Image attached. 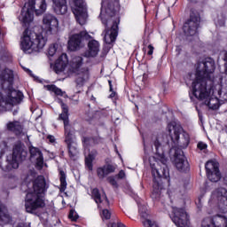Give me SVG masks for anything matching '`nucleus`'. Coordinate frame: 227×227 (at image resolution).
I'll return each mask as SVG.
<instances>
[{"label":"nucleus","instance_id":"obj_49","mask_svg":"<svg viewBox=\"0 0 227 227\" xmlns=\"http://www.w3.org/2000/svg\"><path fill=\"white\" fill-rule=\"evenodd\" d=\"M147 49L149 50V51H147V56H153V51H155V48L153 47V45L149 44V45L147 46Z\"/></svg>","mask_w":227,"mask_h":227},{"label":"nucleus","instance_id":"obj_62","mask_svg":"<svg viewBox=\"0 0 227 227\" xmlns=\"http://www.w3.org/2000/svg\"><path fill=\"white\" fill-rule=\"evenodd\" d=\"M91 99H92V100H95L96 98H95V97L92 96V97H91Z\"/></svg>","mask_w":227,"mask_h":227},{"label":"nucleus","instance_id":"obj_58","mask_svg":"<svg viewBox=\"0 0 227 227\" xmlns=\"http://www.w3.org/2000/svg\"><path fill=\"white\" fill-rule=\"evenodd\" d=\"M4 147L7 148L8 147V144H6V142H4Z\"/></svg>","mask_w":227,"mask_h":227},{"label":"nucleus","instance_id":"obj_45","mask_svg":"<svg viewBox=\"0 0 227 227\" xmlns=\"http://www.w3.org/2000/svg\"><path fill=\"white\" fill-rule=\"evenodd\" d=\"M68 217L71 219V221H77V219H79V215H75V211L71 209L69 211Z\"/></svg>","mask_w":227,"mask_h":227},{"label":"nucleus","instance_id":"obj_28","mask_svg":"<svg viewBox=\"0 0 227 227\" xmlns=\"http://www.w3.org/2000/svg\"><path fill=\"white\" fill-rule=\"evenodd\" d=\"M82 61H84V59L81 56H76L72 59L70 67L73 74L79 72L80 68L82 67Z\"/></svg>","mask_w":227,"mask_h":227},{"label":"nucleus","instance_id":"obj_16","mask_svg":"<svg viewBox=\"0 0 227 227\" xmlns=\"http://www.w3.org/2000/svg\"><path fill=\"white\" fill-rule=\"evenodd\" d=\"M28 150H29L31 159H35V157H37L35 160L36 168H39V169H43V153H42L40 148L35 147L33 145L29 146Z\"/></svg>","mask_w":227,"mask_h":227},{"label":"nucleus","instance_id":"obj_31","mask_svg":"<svg viewBox=\"0 0 227 227\" xmlns=\"http://www.w3.org/2000/svg\"><path fill=\"white\" fill-rule=\"evenodd\" d=\"M205 169L206 175L212 173V171H217V169H219V162L210 160L206 162Z\"/></svg>","mask_w":227,"mask_h":227},{"label":"nucleus","instance_id":"obj_14","mask_svg":"<svg viewBox=\"0 0 227 227\" xmlns=\"http://www.w3.org/2000/svg\"><path fill=\"white\" fill-rule=\"evenodd\" d=\"M73 2L75 6L73 9L75 20L80 26H84L86 24V19H88V12H86V8H84V2L82 0H73Z\"/></svg>","mask_w":227,"mask_h":227},{"label":"nucleus","instance_id":"obj_57","mask_svg":"<svg viewBox=\"0 0 227 227\" xmlns=\"http://www.w3.org/2000/svg\"><path fill=\"white\" fill-rule=\"evenodd\" d=\"M110 92H112V93L109 95V98H114L116 97V91L113 90Z\"/></svg>","mask_w":227,"mask_h":227},{"label":"nucleus","instance_id":"obj_54","mask_svg":"<svg viewBox=\"0 0 227 227\" xmlns=\"http://www.w3.org/2000/svg\"><path fill=\"white\" fill-rule=\"evenodd\" d=\"M47 139L50 143H56V138L52 135H48Z\"/></svg>","mask_w":227,"mask_h":227},{"label":"nucleus","instance_id":"obj_50","mask_svg":"<svg viewBox=\"0 0 227 227\" xmlns=\"http://www.w3.org/2000/svg\"><path fill=\"white\" fill-rule=\"evenodd\" d=\"M126 174L124 170H120L119 173L117 174V178L119 180H123V178H125Z\"/></svg>","mask_w":227,"mask_h":227},{"label":"nucleus","instance_id":"obj_1","mask_svg":"<svg viewBox=\"0 0 227 227\" xmlns=\"http://www.w3.org/2000/svg\"><path fill=\"white\" fill-rule=\"evenodd\" d=\"M215 72V60L208 57L202 62H198L195 70V79L192 82V93L197 100H207L210 97V87L207 84L212 80V74Z\"/></svg>","mask_w":227,"mask_h":227},{"label":"nucleus","instance_id":"obj_61","mask_svg":"<svg viewBox=\"0 0 227 227\" xmlns=\"http://www.w3.org/2000/svg\"><path fill=\"white\" fill-rule=\"evenodd\" d=\"M207 106L210 107V101L207 102Z\"/></svg>","mask_w":227,"mask_h":227},{"label":"nucleus","instance_id":"obj_10","mask_svg":"<svg viewBox=\"0 0 227 227\" xmlns=\"http://www.w3.org/2000/svg\"><path fill=\"white\" fill-rule=\"evenodd\" d=\"M174 166L179 173H189L191 171V164H189V160H187V157H185L182 149H176L175 152Z\"/></svg>","mask_w":227,"mask_h":227},{"label":"nucleus","instance_id":"obj_25","mask_svg":"<svg viewBox=\"0 0 227 227\" xmlns=\"http://www.w3.org/2000/svg\"><path fill=\"white\" fill-rule=\"evenodd\" d=\"M12 221V216L8 213V208L0 201V225L4 226Z\"/></svg>","mask_w":227,"mask_h":227},{"label":"nucleus","instance_id":"obj_15","mask_svg":"<svg viewBox=\"0 0 227 227\" xmlns=\"http://www.w3.org/2000/svg\"><path fill=\"white\" fill-rule=\"evenodd\" d=\"M120 22H121V18L118 16L112 24L111 29L106 28V35H109V40L106 39L105 37V42L108 45H111L116 42V38H118V31L120 29ZM110 33V34H109Z\"/></svg>","mask_w":227,"mask_h":227},{"label":"nucleus","instance_id":"obj_39","mask_svg":"<svg viewBox=\"0 0 227 227\" xmlns=\"http://www.w3.org/2000/svg\"><path fill=\"white\" fill-rule=\"evenodd\" d=\"M140 215L141 217H143V219H145L143 222L144 226H147V227H152L153 226V222H152V220L148 219V213L146 212H140Z\"/></svg>","mask_w":227,"mask_h":227},{"label":"nucleus","instance_id":"obj_4","mask_svg":"<svg viewBox=\"0 0 227 227\" xmlns=\"http://www.w3.org/2000/svg\"><path fill=\"white\" fill-rule=\"evenodd\" d=\"M33 192H29L25 197V208L28 214H35L40 208H45V199L43 195L49 190L47 180L43 175L37 176L32 180Z\"/></svg>","mask_w":227,"mask_h":227},{"label":"nucleus","instance_id":"obj_51","mask_svg":"<svg viewBox=\"0 0 227 227\" xmlns=\"http://www.w3.org/2000/svg\"><path fill=\"white\" fill-rule=\"evenodd\" d=\"M99 17L101 19L102 25L107 27V19L102 17V12L100 13Z\"/></svg>","mask_w":227,"mask_h":227},{"label":"nucleus","instance_id":"obj_30","mask_svg":"<svg viewBox=\"0 0 227 227\" xmlns=\"http://www.w3.org/2000/svg\"><path fill=\"white\" fill-rule=\"evenodd\" d=\"M207 90H209V96H210V93H212V97H215L216 100H219V98H221V95H223V89L221 87H219L218 90L214 89V81H210L209 85L208 83H207Z\"/></svg>","mask_w":227,"mask_h":227},{"label":"nucleus","instance_id":"obj_59","mask_svg":"<svg viewBox=\"0 0 227 227\" xmlns=\"http://www.w3.org/2000/svg\"><path fill=\"white\" fill-rule=\"evenodd\" d=\"M198 202H199V203H201V198H199V199H198Z\"/></svg>","mask_w":227,"mask_h":227},{"label":"nucleus","instance_id":"obj_44","mask_svg":"<svg viewBox=\"0 0 227 227\" xmlns=\"http://www.w3.org/2000/svg\"><path fill=\"white\" fill-rule=\"evenodd\" d=\"M106 180L110 185H113V187H115V189H118V182H116L114 176H108Z\"/></svg>","mask_w":227,"mask_h":227},{"label":"nucleus","instance_id":"obj_60","mask_svg":"<svg viewBox=\"0 0 227 227\" xmlns=\"http://www.w3.org/2000/svg\"><path fill=\"white\" fill-rule=\"evenodd\" d=\"M17 114V111H14L13 112V115L15 116Z\"/></svg>","mask_w":227,"mask_h":227},{"label":"nucleus","instance_id":"obj_11","mask_svg":"<svg viewBox=\"0 0 227 227\" xmlns=\"http://www.w3.org/2000/svg\"><path fill=\"white\" fill-rule=\"evenodd\" d=\"M171 219L177 227H189V214L184 207H173Z\"/></svg>","mask_w":227,"mask_h":227},{"label":"nucleus","instance_id":"obj_42","mask_svg":"<svg viewBox=\"0 0 227 227\" xmlns=\"http://www.w3.org/2000/svg\"><path fill=\"white\" fill-rule=\"evenodd\" d=\"M57 51H58V44L53 43V44L50 45L48 48V55L52 58V56H54V54H56Z\"/></svg>","mask_w":227,"mask_h":227},{"label":"nucleus","instance_id":"obj_12","mask_svg":"<svg viewBox=\"0 0 227 227\" xmlns=\"http://www.w3.org/2000/svg\"><path fill=\"white\" fill-rule=\"evenodd\" d=\"M211 200L218 206L219 210L223 214L227 212V190L226 188H217L211 195Z\"/></svg>","mask_w":227,"mask_h":227},{"label":"nucleus","instance_id":"obj_37","mask_svg":"<svg viewBox=\"0 0 227 227\" xmlns=\"http://www.w3.org/2000/svg\"><path fill=\"white\" fill-rule=\"evenodd\" d=\"M46 89L48 91L55 93L57 97H63V94L65 93L61 89H59L55 84L46 85Z\"/></svg>","mask_w":227,"mask_h":227},{"label":"nucleus","instance_id":"obj_23","mask_svg":"<svg viewBox=\"0 0 227 227\" xmlns=\"http://www.w3.org/2000/svg\"><path fill=\"white\" fill-rule=\"evenodd\" d=\"M64 143L66 145H72L75 143V130L72 126H67L64 128Z\"/></svg>","mask_w":227,"mask_h":227},{"label":"nucleus","instance_id":"obj_18","mask_svg":"<svg viewBox=\"0 0 227 227\" xmlns=\"http://www.w3.org/2000/svg\"><path fill=\"white\" fill-rule=\"evenodd\" d=\"M43 23L46 26V29L50 33H52V29H58V26H59L58 18L52 14H45L43 19Z\"/></svg>","mask_w":227,"mask_h":227},{"label":"nucleus","instance_id":"obj_34","mask_svg":"<svg viewBox=\"0 0 227 227\" xmlns=\"http://www.w3.org/2000/svg\"><path fill=\"white\" fill-rule=\"evenodd\" d=\"M21 15H22V22L24 24H31V21L35 19V13L27 12L26 10H21Z\"/></svg>","mask_w":227,"mask_h":227},{"label":"nucleus","instance_id":"obj_46","mask_svg":"<svg viewBox=\"0 0 227 227\" xmlns=\"http://www.w3.org/2000/svg\"><path fill=\"white\" fill-rule=\"evenodd\" d=\"M102 218L106 219V221L111 219V212L108 209H103L102 211Z\"/></svg>","mask_w":227,"mask_h":227},{"label":"nucleus","instance_id":"obj_32","mask_svg":"<svg viewBox=\"0 0 227 227\" xmlns=\"http://www.w3.org/2000/svg\"><path fill=\"white\" fill-rule=\"evenodd\" d=\"M67 147L70 159H74L79 155V148H77V143L74 142V144H67Z\"/></svg>","mask_w":227,"mask_h":227},{"label":"nucleus","instance_id":"obj_43","mask_svg":"<svg viewBox=\"0 0 227 227\" xmlns=\"http://www.w3.org/2000/svg\"><path fill=\"white\" fill-rule=\"evenodd\" d=\"M90 141L93 143V145H102V143H104V138H102L100 136L90 137Z\"/></svg>","mask_w":227,"mask_h":227},{"label":"nucleus","instance_id":"obj_40","mask_svg":"<svg viewBox=\"0 0 227 227\" xmlns=\"http://www.w3.org/2000/svg\"><path fill=\"white\" fill-rule=\"evenodd\" d=\"M46 10H47V3H45V0H41L39 10H36L35 13L36 15H42V13H45Z\"/></svg>","mask_w":227,"mask_h":227},{"label":"nucleus","instance_id":"obj_3","mask_svg":"<svg viewBox=\"0 0 227 227\" xmlns=\"http://www.w3.org/2000/svg\"><path fill=\"white\" fill-rule=\"evenodd\" d=\"M15 75L13 70L5 68L0 73V88L6 96L0 92V107L6 111V106H17L24 100V93L13 89Z\"/></svg>","mask_w":227,"mask_h":227},{"label":"nucleus","instance_id":"obj_6","mask_svg":"<svg viewBox=\"0 0 227 227\" xmlns=\"http://www.w3.org/2000/svg\"><path fill=\"white\" fill-rule=\"evenodd\" d=\"M168 130L170 136L171 141L174 145H177L179 148L185 150L191 144V135L180 126L173 123L168 124Z\"/></svg>","mask_w":227,"mask_h":227},{"label":"nucleus","instance_id":"obj_13","mask_svg":"<svg viewBox=\"0 0 227 227\" xmlns=\"http://www.w3.org/2000/svg\"><path fill=\"white\" fill-rule=\"evenodd\" d=\"M120 0H102L101 13H106V17H114L120 12Z\"/></svg>","mask_w":227,"mask_h":227},{"label":"nucleus","instance_id":"obj_22","mask_svg":"<svg viewBox=\"0 0 227 227\" xmlns=\"http://www.w3.org/2000/svg\"><path fill=\"white\" fill-rule=\"evenodd\" d=\"M61 109L62 113L59 114L58 120L59 121H63L64 123V128L65 127H70V114H68V105L61 102Z\"/></svg>","mask_w":227,"mask_h":227},{"label":"nucleus","instance_id":"obj_5","mask_svg":"<svg viewBox=\"0 0 227 227\" xmlns=\"http://www.w3.org/2000/svg\"><path fill=\"white\" fill-rule=\"evenodd\" d=\"M47 43V39L42 34L26 28L21 38L20 47L23 52L31 51V52H40Z\"/></svg>","mask_w":227,"mask_h":227},{"label":"nucleus","instance_id":"obj_36","mask_svg":"<svg viewBox=\"0 0 227 227\" xmlns=\"http://www.w3.org/2000/svg\"><path fill=\"white\" fill-rule=\"evenodd\" d=\"M36 6V0H28L27 4H24L22 10L29 12L30 13H35L36 10H35Z\"/></svg>","mask_w":227,"mask_h":227},{"label":"nucleus","instance_id":"obj_56","mask_svg":"<svg viewBox=\"0 0 227 227\" xmlns=\"http://www.w3.org/2000/svg\"><path fill=\"white\" fill-rule=\"evenodd\" d=\"M108 84H109V91H114V88H113V81L108 80Z\"/></svg>","mask_w":227,"mask_h":227},{"label":"nucleus","instance_id":"obj_35","mask_svg":"<svg viewBox=\"0 0 227 227\" xmlns=\"http://www.w3.org/2000/svg\"><path fill=\"white\" fill-rule=\"evenodd\" d=\"M207 176L210 182L216 183L221 180V171L219 168L217 170L209 172V174H207Z\"/></svg>","mask_w":227,"mask_h":227},{"label":"nucleus","instance_id":"obj_9","mask_svg":"<svg viewBox=\"0 0 227 227\" xmlns=\"http://www.w3.org/2000/svg\"><path fill=\"white\" fill-rule=\"evenodd\" d=\"M91 35L87 31H81L78 34H74L69 37L67 42V49L72 52L79 51L82 47L84 40H90Z\"/></svg>","mask_w":227,"mask_h":227},{"label":"nucleus","instance_id":"obj_38","mask_svg":"<svg viewBox=\"0 0 227 227\" xmlns=\"http://www.w3.org/2000/svg\"><path fill=\"white\" fill-rule=\"evenodd\" d=\"M92 198L96 203H102V195L100 194V191L98 188H94L91 192Z\"/></svg>","mask_w":227,"mask_h":227},{"label":"nucleus","instance_id":"obj_53","mask_svg":"<svg viewBox=\"0 0 227 227\" xmlns=\"http://www.w3.org/2000/svg\"><path fill=\"white\" fill-rule=\"evenodd\" d=\"M176 56H180V54H182V46L181 45L176 46Z\"/></svg>","mask_w":227,"mask_h":227},{"label":"nucleus","instance_id":"obj_52","mask_svg":"<svg viewBox=\"0 0 227 227\" xmlns=\"http://www.w3.org/2000/svg\"><path fill=\"white\" fill-rule=\"evenodd\" d=\"M223 61H225V63H224V73L227 75V52H225V54H224Z\"/></svg>","mask_w":227,"mask_h":227},{"label":"nucleus","instance_id":"obj_33","mask_svg":"<svg viewBox=\"0 0 227 227\" xmlns=\"http://www.w3.org/2000/svg\"><path fill=\"white\" fill-rule=\"evenodd\" d=\"M59 182H60V192H65L67 191V185L68 184L67 183V174L63 169H59Z\"/></svg>","mask_w":227,"mask_h":227},{"label":"nucleus","instance_id":"obj_8","mask_svg":"<svg viewBox=\"0 0 227 227\" xmlns=\"http://www.w3.org/2000/svg\"><path fill=\"white\" fill-rule=\"evenodd\" d=\"M27 157V151L26 150V146L21 142L16 143L12 147V154L11 160V166L12 169H18L19 162H22V160H26Z\"/></svg>","mask_w":227,"mask_h":227},{"label":"nucleus","instance_id":"obj_47","mask_svg":"<svg viewBox=\"0 0 227 227\" xmlns=\"http://www.w3.org/2000/svg\"><path fill=\"white\" fill-rule=\"evenodd\" d=\"M197 148L200 151L207 150V148H208V145H207L205 142H199L197 144Z\"/></svg>","mask_w":227,"mask_h":227},{"label":"nucleus","instance_id":"obj_19","mask_svg":"<svg viewBox=\"0 0 227 227\" xmlns=\"http://www.w3.org/2000/svg\"><path fill=\"white\" fill-rule=\"evenodd\" d=\"M67 65H68V56L67 53H62L55 61L53 70L56 74H60V72H65Z\"/></svg>","mask_w":227,"mask_h":227},{"label":"nucleus","instance_id":"obj_17","mask_svg":"<svg viewBox=\"0 0 227 227\" xmlns=\"http://www.w3.org/2000/svg\"><path fill=\"white\" fill-rule=\"evenodd\" d=\"M116 171V167L114 165L108 163L106 165H103L102 167H98L96 170L98 178L99 180H104L108 175H111V173H114Z\"/></svg>","mask_w":227,"mask_h":227},{"label":"nucleus","instance_id":"obj_26","mask_svg":"<svg viewBox=\"0 0 227 227\" xmlns=\"http://www.w3.org/2000/svg\"><path fill=\"white\" fill-rule=\"evenodd\" d=\"M6 127L9 132H13L16 135L22 134V130L24 129L22 124H20V121H9Z\"/></svg>","mask_w":227,"mask_h":227},{"label":"nucleus","instance_id":"obj_21","mask_svg":"<svg viewBox=\"0 0 227 227\" xmlns=\"http://www.w3.org/2000/svg\"><path fill=\"white\" fill-rule=\"evenodd\" d=\"M53 10L57 15H65L68 12V5L67 0H52Z\"/></svg>","mask_w":227,"mask_h":227},{"label":"nucleus","instance_id":"obj_29","mask_svg":"<svg viewBox=\"0 0 227 227\" xmlns=\"http://www.w3.org/2000/svg\"><path fill=\"white\" fill-rule=\"evenodd\" d=\"M211 221L215 227H227V219L223 215L211 216Z\"/></svg>","mask_w":227,"mask_h":227},{"label":"nucleus","instance_id":"obj_64","mask_svg":"<svg viewBox=\"0 0 227 227\" xmlns=\"http://www.w3.org/2000/svg\"><path fill=\"white\" fill-rule=\"evenodd\" d=\"M25 52H31V51H29V50H28V51H25Z\"/></svg>","mask_w":227,"mask_h":227},{"label":"nucleus","instance_id":"obj_55","mask_svg":"<svg viewBox=\"0 0 227 227\" xmlns=\"http://www.w3.org/2000/svg\"><path fill=\"white\" fill-rule=\"evenodd\" d=\"M223 180L224 185H227V170L223 172Z\"/></svg>","mask_w":227,"mask_h":227},{"label":"nucleus","instance_id":"obj_27","mask_svg":"<svg viewBox=\"0 0 227 227\" xmlns=\"http://www.w3.org/2000/svg\"><path fill=\"white\" fill-rule=\"evenodd\" d=\"M97 155H98V152L92 150L85 156V168H87L89 171H93V161L97 159Z\"/></svg>","mask_w":227,"mask_h":227},{"label":"nucleus","instance_id":"obj_48","mask_svg":"<svg viewBox=\"0 0 227 227\" xmlns=\"http://www.w3.org/2000/svg\"><path fill=\"white\" fill-rule=\"evenodd\" d=\"M91 141V137H82V145H90V142Z\"/></svg>","mask_w":227,"mask_h":227},{"label":"nucleus","instance_id":"obj_2","mask_svg":"<svg viewBox=\"0 0 227 227\" xmlns=\"http://www.w3.org/2000/svg\"><path fill=\"white\" fill-rule=\"evenodd\" d=\"M155 156L158 160V167L151 165L153 176V196L156 198L160 196V191L171 185V177L169 176V168H168V158L164 154L162 144L156 139L154 141Z\"/></svg>","mask_w":227,"mask_h":227},{"label":"nucleus","instance_id":"obj_41","mask_svg":"<svg viewBox=\"0 0 227 227\" xmlns=\"http://www.w3.org/2000/svg\"><path fill=\"white\" fill-rule=\"evenodd\" d=\"M201 227H215L212 222V217L208 216L202 220Z\"/></svg>","mask_w":227,"mask_h":227},{"label":"nucleus","instance_id":"obj_7","mask_svg":"<svg viewBox=\"0 0 227 227\" xmlns=\"http://www.w3.org/2000/svg\"><path fill=\"white\" fill-rule=\"evenodd\" d=\"M200 20L201 18L198 12L191 11L190 18L183 25V33L186 36H196L199 34Z\"/></svg>","mask_w":227,"mask_h":227},{"label":"nucleus","instance_id":"obj_63","mask_svg":"<svg viewBox=\"0 0 227 227\" xmlns=\"http://www.w3.org/2000/svg\"><path fill=\"white\" fill-rule=\"evenodd\" d=\"M106 201H109V200H107V196H106Z\"/></svg>","mask_w":227,"mask_h":227},{"label":"nucleus","instance_id":"obj_20","mask_svg":"<svg viewBox=\"0 0 227 227\" xmlns=\"http://www.w3.org/2000/svg\"><path fill=\"white\" fill-rule=\"evenodd\" d=\"M77 75L78 76L74 80L76 88H82V86H84V84L90 81V69L82 68L81 71L77 73Z\"/></svg>","mask_w":227,"mask_h":227},{"label":"nucleus","instance_id":"obj_24","mask_svg":"<svg viewBox=\"0 0 227 227\" xmlns=\"http://www.w3.org/2000/svg\"><path fill=\"white\" fill-rule=\"evenodd\" d=\"M88 56L89 58H96L100 51V43L98 41L93 39L88 43Z\"/></svg>","mask_w":227,"mask_h":227}]
</instances>
